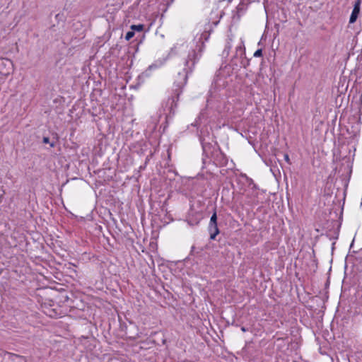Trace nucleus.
Segmentation results:
<instances>
[{"mask_svg": "<svg viewBox=\"0 0 362 362\" xmlns=\"http://www.w3.org/2000/svg\"><path fill=\"white\" fill-rule=\"evenodd\" d=\"M211 28V25L209 23L205 25L204 28H199L193 42L195 45V48L192 47V52L189 53L187 59L185 62V66H187V69L191 70L196 62L199 60L204 47V42L207 41L210 36Z\"/></svg>", "mask_w": 362, "mask_h": 362, "instance_id": "1", "label": "nucleus"}, {"mask_svg": "<svg viewBox=\"0 0 362 362\" xmlns=\"http://www.w3.org/2000/svg\"><path fill=\"white\" fill-rule=\"evenodd\" d=\"M247 64L248 62L245 58L244 41L240 38L235 46V52L230 60V66H231L233 70H238L242 66L245 67Z\"/></svg>", "mask_w": 362, "mask_h": 362, "instance_id": "2", "label": "nucleus"}, {"mask_svg": "<svg viewBox=\"0 0 362 362\" xmlns=\"http://www.w3.org/2000/svg\"><path fill=\"white\" fill-rule=\"evenodd\" d=\"M245 110V104L240 100L232 99L228 101L227 104H224L223 107H219V111L221 112H226L234 118L240 117Z\"/></svg>", "mask_w": 362, "mask_h": 362, "instance_id": "3", "label": "nucleus"}, {"mask_svg": "<svg viewBox=\"0 0 362 362\" xmlns=\"http://www.w3.org/2000/svg\"><path fill=\"white\" fill-rule=\"evenodd\" d=\"M216 221H217L216 213L214 212L210 218L209 226V232H210V238L212 240H214L216 238V236L219 233V230L218 228Z\"/></svg>", "mask_w": 362, "mask_h": 362, "instance_id": "4", "label": "nucleus"}, {"mask_svg": "<svg viewBox=\"0 0 362 362\" xmlns=\"http://www.w3.org/2000/svg\"><path fill=\"white\" fill-rule=\"evenodd\" d=\"M360 6H361V0H356L355 1L354 6V9L351 12V16L349 18L350 23H354L356 21L358 13L360 12Z\"/></svg>", "mask_w": 362, "mask_h": 362, "instance_id": "5", "label": "nucleus"}, {"mask_svg": "<svg viewBox=\"0 0 362 362\" xmlns=\"http://www.w3.org/2000/svg\"><path fill=\"white\" fill-rule=\"evenodd\" d=\"M233 36L232 35H228V38L226 40V43L225 45V48L223 51L222 55L225 57H227L229 55L230 49L233 47Z\"/></svg>", "mask_w": 362, "mask_h": 362, "instance_id": "6", "label": "nucleus"}, {"mask_svg": "<svg viewBox=\"0 0 362 362\" xmlns=\"http://www.w3.org/2000/svg\"><path fill=\"white\" fill-rule=\"evenodd\" d=\"M179 75L181 76L182 77V81H180V82H178V84H177V86H178V88L179 90L181 89L183 86L186 83V81H187V74H182L181 75L180 73H179Z\"/></svg>", "mask_w": 362, "mask_h": 362, "instance_id": "7", "label": "nucleus"}, {"mask_svg": "<svg viewBox=\"0 0 362 362\" xmlns=\"http://www.w3.org/2000/svg\"><path fill=\"white\" fill-rule=\"evenodd\" d=\"M204 117V113L202 112L200 113L197 119L195 121L194 126H200L203 123V119Z\"/></svg>", "mask_w": 362, "mask_h": 362, "instance_id": "8", "label": "nucleus"}, {"mask_svg": "<svg viewBox=\"0 0 362 362\" xmlns=\"http://www.w3.org/2000/svg\"><path fill=\"white\" fill-rule=\"evenodd\" d=\"M144 26L142 24L132 25L131 26L132 30H136L138 32L142 31L144 30Z\"/></svg>", "mask_w": 362, "mask_h": 362, "instance_id": "9", "label": "nucleus"}, {"mask_svg": "<svg viewBox=\"0 0 362 362\" xmlns=\"http://www.w3.org/2000/svg\"><path fill=\"white\" fill-rule=\"evenodd\" d=\"M168 103L170 104V107L169 108H170V112H171L173 105L176 106V103L175 102V98L169 99Z\"/></svg>", "mask_w": 362, "mask_h": 362, "instance_id": "10", "label": "nucleus"}, {"mask_svg": "<svg viewBox=\"0 0 362 362\" xmlns=\"http://www.w3.org/2000/svg\"><path fill=\"white\" fill-rule=\"evenodd\" d=\"M43 143L44 144H49L51 147H54V142L50 143L49 142V139L48 137H44L43 138Z\"/></svg>", "mask_w": 362, "mask_h": 362, "instance_id": "11", "label": "nucleus"}, {"mask_svg": "<svg viewBox=\"0 0 362 362\" xmlns=\"http://www.w3.org/2000/svg\"><path fill=\"white\" fill-rule=\"evenodd\" d=\"M262 55V51L261 49H259L257 50H256L254 53V57H259Z\"/></svg>", "mask_w": 362, "mask_h": 362, "instance_id": "12", "label": "nucleus"}, {"mask_svg": "<svg viewBox=\"0 0 362 362\" xmlns=\"http://www.w3.org/2000/svg\"><path fill=\"white\" fill-rule=\"evenodd\" d=\"M134 35V32H128L125 36L126 40H130L132 37H133Z\"/></svg>", "mask_w": 362, "mask_h": 362, "instance_id": "13", "label": "nucleus"}, {"mask_svg": "<svg viewBox=\"0 0 362 362\" xmlns=\"http://www.w3.org/2000/svg\"><path fill=\"white\" fill-rule=\"evenodd\" d=\"M284 160L287 163L291 164L289 156L287 153L284 154Z\"/></svg>", "mask_w": 362, "mask_h": 362, "instance_id": "14", "label": "nucleus"}, {"mask_svg": "<svg viewBox=\"0 0 362 362\" xmlns=\"http://www.w3.org/2000/svg\"><path fill=\"white\" fill-rule=\"evenodd\" d=\"M242 330L244 331V332L245 331L244 327L242 328Z\"/></svg>", "mask_w": 362, "mask_h": 362, "instance_id": "15", "label": "nucleus"}]
</instances>
